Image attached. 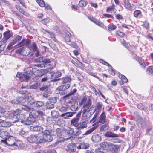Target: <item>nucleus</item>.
I'll list each match as a JSON object with an SVG mask.
<instances>
[{
  "label": "nucleus",
  "mask_w": 153,
  "mask_h": 153,
  "mask_svg": "<svg viewBox=\"0 0 153 153\" xmlns=\"http://www.w3.org/2000/svg\"><path fill=\"white\" fill-rule=\"evenodd\" d=\"M39 83H36L30 86V88L32 89H37L40 87Z\"/></svg>",
  "instance_id": "c03bdc74"
},
{
  "label": "nucleus",
  "mask_w": 153,
  "mask_h": 153,
  "mask_svg": "<svg viewBox=\"0 0 153 153\" xmlns=\"http://www.w3.org/2000/svg\"><path fill=\"white\" fill-rule=\"evenodd\" d=\"M42 135L41 136L44 140L43 143L45 142H50L53 140L52 136L56 135V131L54 129H51L43 131L42 132Z\"/></svg>",
  "instance_id": "f03ea898"
},
{
  "label": "nucleus",
  "mask_w": 153,
  "mask_h": 153,
  "mask_svg": "<svg viewBox=\"0 0 153 153\" xmlns=\"http://www.w3.org/2000/svg\"><path fill=\"white\" fill-rule=\"evenodd\" d=\"M48 153H56V151L54 149H49L48 151Z\"/></svg>",
  "instance_id": "774afa93"
},
{
  "label": "nucleus",
  "mask_w": 153,
  "mask_h": 153,
  "mask_svg": "<svg viewBox=\"0 0 153 153\" xmlns=\"http://www.w3.org/2000/svg\"><path fill=\"white\" fill-rule=\"evenodd\" d=\"M92 140L96 143L100 142L101 140V137L98 134L93 135L91 137Z\"/></svg>",
  "instance_id": "412c9836"
},
{
  "label": "nucleus",
  "mask_w": 153,
  "mask_h": 153,
  "mask_svg": "<svg viewBox=\"0 0 153 153\" xmlns=\"http://www.w3.org/2000/svg\"><path fill=\"white\" fill-rule=\"evenodd\" d=\"M87 4V1L82 0L79 1V5L82 7H83L85 6Z\"/></svg>",
  "instance_id": "4c0bfd02"
},
{
  "label": "nucleus",
  "mask_w": 153,
  "mask_h": 153,
  "mask_svg": "<svg viewBox=\"0 0 153 153\" xmlns=\"http://www.w3.org/2000/svg\"><path fill=\"white\" fill-rule=\"evenodd\" d=\"M87 127V123L85 121H82L79 123V126L77 128V129H83Z\"/></svg>",
  "instance_id": "cd10ccee"
},
{
  "label": "nucleus",
  "mask_w": 153,
  "mask_h": 153,
  "mask_svg": "<svg viewBox=\"0 0 153 153\" xmlns=\"http://www.w3.org/2000/svg\"><path fill=\"white\" fill-rule=\"evenodd\" d=\"M136 59L140 65L143 67H145V64L143 61L139 57L136 56L135 57Z\"/></svg>",
  "instance_id": "473e14b6"
},
{
  "label": "nucleus",
  "mask_w": 153,
  "mask_h": 153,
  "mask_svg": "<svg viewBox=\"0 0 153 153\" xmlns=\"http://www.w3.org/2000/svg\"><path fill=\"white\" fill-rule=\"evenodd\" d=\"M74 131L73 129L69 128L67 132V134H69L70 135H71V134H74Z\"/></svg>",
  "instance_id": "052dcab7"
},
{
  "label": "nucleus",
  "mask_w": 153,
  "mask_h": 153,
  "mask_svg": "<svg viewBox=\"0 0 153 153\" xmlns=\"http://www.w3.org/2000/svg\"><path fill=\"white\" fill-rule=\"evenodd\" d=\"M106 136L109 137H119V135L111 132H108L105 134Z\"/></svg>",
  "instance_id": "c85d7f7f"
},
{
  "label": "nucleus",
  "mask_w": 153,
  "mask_h": 153,
  "mask_svg": "<svg viewBox=\"0 0 153 153\" xmlns=\"http://www.w3.org/2000/svg\"><path fill=\"white\" fill-rule=\"evenodd\" d=\"M1 141L9 146H20L21 143L19 140H16L15 137L11 136H9L6 140H1Z\"/></svg>",
  "instance_id": "7ed1b4c3"
},
{
  "label": "nucleus",
  "mask_w": 153,
  "mask_h": 153,
  "mask_svg": "<svg viewBox=\"0 0 153 153\" xmlns=\"http://www.w3.org/2000/svg\"><path fill=\"white\" fill-rule=\"evenodd\" d=\"M33 109V108H30L28 106L25 105H23L22 107V109L23 110H24V111H26L27 112H29L31 110H32Z\"/></svg>",
  "instance_id": "e433bc0d"
},
{
  "label": "nucleus",
  "mask_w": 153,
  "mask_h": 153,
  "mask_svg": "<svg viewBox=\"0 0 153 153\" xmlns=\"http://www.w3.org/2000/svg\"><path fill=\"white\" fill-rule=\"evenodd\" d=\"M134 137H139L140 135V131L138 129L135 130L133 134Z\"/></svg>",
  "instance_id": "a18cd8bd"
},
{
  "label": "nucleus",
  "mask_w": 153,
  "mask_h": 153,
  "mask_svg": "<svg viewBox=\"0 0 153 153\" xmlns=\"http://www.w3.org/2000/svg\"><path fill=\"white\" fill-rule=\"evenodd\" d=\"M79 120V119L78 118H74L71 120V125H73L76 127H78L79 125L78 123Z\"/></svg>",
  "instance_id": "bb28decb"
},
{
  "label": "nucleus",
  "mask_w": 153,
  "mask_h": 153,
  "mask_svg": "<svg viewBox=\"0 0 153 153\" xmlns=\"http://www.w3.org/2000/svg\"><path fill=\"white\" fill-rule=\"evenodd\" d=\"M32 49L33 51H37L38 50L37 46L36 44L33 42L32 45V48H31V50Z\"/></svg>",
  "instance_id": "603ef678"
},
{
  "label": "nucleus",
  "mask_w": 153,
  "mask_h": 153,
  "mask_svg": "<svg viewBox=\"0 0 153 153\" xmlns=\"http://www.w3.org/2000/svg\"><path fill=\"white\" fill-rule=\"evenodd\" d=\"M52 116L54 117L57 118L59 116L58 112L55 111H53L51 112Z\"/></svg>",
  "instance_id": "ea45409f"
},
{
  "label": "nucleus",
  "mask_w": 153,
  "mask_h": 153,
  "mask_svg": "<svg viewBox=\"0 0 153 153\" xmlns=\"http://www.w3.org/2000/svg\"><path fill=\"white\" fill-rule=\"evenodd\" d=\"M22 36L19 35L16 36L12 40L7 48L8 49H10L13 48V46L16 44L18 43L20 40L22 39Z\"/></svg>",
  "instance_id": "0eeeda50"
},
{
  "label": "nucleus",
  "mask_w": 153,
  "mask_h": 153,
  "mask_svg": "<svg viewBox=\"0 0 153 153\" xmlns=\"http://www.w3.org/2000/svg\"><path fill=\"white\" fill-rule=\"evenodd\" d=\"M107 145V143L106 142H104L101 143L100 144V146L103 149H104L106 148Z\"/></svg>",
  "instance_id": "4d7b16f0"
},
{
  "label": "nucleus",
  "mask_w": 153,
  "mask_h": 153,
  "mask_svg": "<svg viewBox=\"0 0 153 153\" xmlns=\"http://www.w3.org/2000/svg\"><path fill=\"white\" fill-rule=\"evenodd\" d=\"M83 114L82 118L83 120H85L90 117L91 114L89 112V109L84 108L82 110Z\"/></svg>",
  "instance_id": "9b49d317"
},
{
  "label": "nucleus",
  "mask_w": 153,
  "mask_h": 153,
  "mask_svg": "<svg viewBox=\"0 0 153 153\" xmlns=\"http://www.w3.org/2000/svg\"><path fill=\"white\" fill-rule=\"evenodd\" d=\"M135 120L137 121V123L140 127L143 128L145 125V122L144 120L139 116L135 117Z\"/></svg>",
  "instance_id": "9d476101"
},
{
  "label": "nucleus",
  "mask_w": 153,
  "mask_h": 153,
  "mask_svg": "<svg viewBox=\"0 0 153 153\" xmlns=\"http://www.w3.org/2000/svg\"><path fill=\"white\" fill-rule=\"evenodd\" d=\"M11 103L13 104H19V100L18 98L13 100L11 101Z\"/></svg>",
  "instance_id": "680f3d73"
},
{
  "label": "nucleus",
  "mask_w": 153,
  "mask_h": 153,
  "mask_svg": "<svg viewBox=\"0 0 153 153\" xmlns=\"http://www.w3.org/2000/svg\"><path fill=\"white\" fill-rule=\"evenodd\" d=\"M80 106H83L84 108L89 109L91 105V100L90 98H87L84 97L79 102Z\"/></svg>",
  "instance_id": "39448f33"
},
{
  "label": "nucleus",
  "mask_w": 153,
  "mask_h": 153,
  "mask_svg": "<svg viewBox=\"0 0 153 153\" xmlns=\"http://www.w3.org/2000/svg\"><path fill=\"white\" fill-rule=\"evenodd\" d=\"M46 107L48 109H51L54 107V105L53 104L51 103L49 101H48L46 105Z\"/></svg>",
  "instance_id": "c9c22d12"
},
{
  "label": "nucleus",
  "mask_w": 153,
  "mask_h": 153,
  "mask_svg": "<svg viewBox=\"0 0 153 153\" xmlns=\"http://www.w3.org/2000/svg\"><path fill=\"white\" fill-rule=\"evenodd\" d=\"M96 109H98L99 111H100L102 106V103L100 102H97L96 104Z\"/></svg>",
  "instance_id": "09e8293b"
},
{
  "label": "nucleus",
  "mask_w": 153,
  "mask_h": 153,
  "mask_svg": "<svg viewBox=\"0 0 153 153\" xmlns=\"http://www.w3.org/2000/svg\"><path fill=\"white\" fill-rule=\"evenodd\" d=\"M62 86L63 87V90H65L69 88L70 87V85L68 83L62 85Z\"/></svg>",
  "instance_id": "e2e57ef3"
},
{
  "label": "nucleus",
  "mask_w": 153,
  "mask_h": 153,
  "mask_svg": "<svg viewBox=\"0 0 153 153\" xmlns=\"http://www.w3.org/2000/svg\"><path fill=\"white\" fill-rule=\"evenodd\" d=\"M11 125V123L8 122L4 121L2 123L1 126L3 127H7L10 126Z\"/></svg>",
  "instance_id": "de8ad7c7"
},
{
  "label": "nucleus",
  "mask_w": 153,
  "mask_h": 153,
  "mask_svg": "<svg viewBox=\"0 0 153 153\" xmlns=\"http://www.w3.org/2000/svg\"><path fill=\"white\" fill-rule=\"evenodd\" d=\"M147 72L149 74H152L153 73V68L152 66L149 67L147 70Z\"/></svg>",
  "instance_id": "5fc2aeb1"
},
{
  "label": "nucleus",
  "mask_w": 153,
  "mask_h": 153,
  "mask_svg": "<svg viewBox=\"0 0 153 153\" xmlns=\"http://www.w3.org/2000/svg\"><path fill=\"white\" fill-rule=\"evenodd\" d=\"M53 59L52 58L44 59V62L45 63H51L49 64L50 65V68L51 69L53 68L56 65V63L54 62H52Z\"/></svg>",
  "instance_id": "4468645a"
},
{
  "label": "nucleus",
  "mask_w": 153,
  "mask_h": 153,
  "mask_svg": "<svg viewBox=\"0 0 153 153\" xmlns=\"http://www.w3.org/2000/svg\"><path fill=\"white\" fill-rule=\"evenodd\" d=\"M31 41L30 40L27 39L25 40L23 39L21 42L18 43L16 45V47L17 48L18 47H24L25 46L27 47L30 50H31L32 48V45L31 44Z\"/></svg>",
  "instance_id": "423d86ee"
},
{
  "label": "nucleus",
  "mask_w": 153,
  "mask_h": 153,
  "mask_svg": "<svg viewBox=\"0 0 153 153\" xmlns=\"http://www.w3.org/2000/svg\"><path fill=\"white\" fill-rule=\"evenodd\" d=\"M49 22L50 19L48 18L43 19L41 20L42 23L45 25L46 24Z\"/></svg>",
  "instance_id": "864d4df0"
},
{
  "label": "nucleus",
  "mask_w": 153,
  "mask_h": 153,
  "mask_svg": "<svg viewBox=\"0 0 153 153\" xmlns=\"http://www.w3.org/2000/svg\"><path fill=\"white\" fill-rule=\"evenodd\" d=\"M43 114V112L39 110L38 111H33L31 112V114L34 117H37L39 116H42Z\"/></svg>",
  "instance_id": "aec40b11"
},
{
  "label": "nucleus",
  "mask_w": 153,
  "mask_h": 153,
  "mask_svg": "<svg viewBox=\"0 0 153 153\" xmlns=\"http://www.w3.org/2000/svg\"><path fill=\"white\" fill-rule=\"evenodd\" d=\"M90 4L92 7H93L96 8H97V4L96 3L91 2H90Z\"/></svg>",
  "instance_id": "0e129e2a"
},
{
  "label": "nucleus",
  "mask_w": 153,
  "mask_h": 153,
  "mask_svg": "<svg viewBox=\"0 0 153 153\" xmlns=\"http://www.w3.org/2000/svg\"><path fill=\"white\" fill-rule=\"evenodd\" d=\"M16 76L20 79L21 81L25 80L26 82H27L28 80L30 79V77L28 75H25L19 73H17Z\"/></svg>",
  "instance_id": "f8f14e48"
},
{
  "label": "nucleus",
  "mask_w": 153,
  "mask_h": 153,
  "mask_svg": "<svg viewBox=\"0 0 153 153\" xmlns=\"http://www.w3.org/2000/svg\"><path fill=\"white\" fill-rule=\"evenodd\" d=\"M43 32L45 34H46L48 36H50L55 42H57V40L56 39V37L54 36V34L51 32L47 31L45 30H44Z\"/></svg>",
  "instance_id": "4be33fe9"
},
{
  "label": "nucleus",
  "mask_w": 153,
  "mask_h": 153,
  "mask_svg": "<svg viewBox=\"0 0 153 153\" xmlns=\"http://www.w3.org/2000/svg\"><path fill=\"white\" fill-rule=\"evenodd\" d=\"M68 108V106L66 105H65L60 108L59 110L60 111L65 112L67 111Z\"/></svg>",
  "instance_id": "79ce46f5"
},
{
  "label": "nucleus",
  "mask_w": 153,
  "mask_h": 153,
  "mask_svg": "<svg viewBox=\"0 0 153 153\" xmlns=\"http://www.w3.org/2000/svg\"><path fill=\"white\" fill-rule=\"evenodd\" d=\"M9 133L6 131H1L0 133V137L4 139H6L7 137L9 135Z\"/></svg>",
  "instance_id": "7c9ffc66"
},
{
  "label": "nucleus",
  "mask_w": 153,
  "mask_h": 153,
  "mask_svg": "<svg viewBox=\"0 0 153 153\" xmlns=\"http://www.w3.org/2000/svg\"><path fill=\"white\" fill-rule=\"evenodd\" d=\"M120 148V145L111 144L110 146V149L112 152L116 153L119 150Z\"/></svg>",
  "instance_id": "a211bd4d"
},
{
  "label": "nucleus",
  "mask_w": 153,
  "mask_h": 153,
  "mask_svg": "<svg viewBox=\"0 0 153 153\" xmlns=\"http://www.w3.org/2000/svg\"><path fill=\"white\" fill-rule=\"evenodd\" d=\"M37 117H34L31 114V112L29 114V117L26 118V122L25 123V125H30L31 124H37L39 123L37 122V120H36Z\"/></svg>",
  "instance_id": "6e6552de"
},
{
  "label": "nucleus",
  "mask_w": 153,
  "mask_h": 153,
  "mask_svg": "<svg viewBox=\"0 0 153 153\" xmlns=\"http://www.w3.org/2000/svg\"><path fill=\"white\" fill-rule=\"evenodd\" d=\"M137 106L139 109H143L144 108V106L141 103L138 104Z\"/></svg>",
  "instance_id": "338daca9"
},
{
  "label": "nucleus",
  "mask_w": 153,
  "mask_h": 153,
  "mask_svg": "<svg viewBox=\"0 0 153 153\" xmlns=\"http://www.w3.org/2000/svg\"><path fill=\"white\" fill-rule=\"evenodd\" d=\"M93 127L90 129L87 130L84 134L85 135H88L92 133L94 130H95L98 126V123H97L95 124H94L92 125Z\"/></svg>",
  "instance_id": "6ab92c4d"
},
{
  "label": "nucleus",
  "mask_w": 153,
  "mask_h": 153,
  "mask_svg": "<svg viewBox=\"0 0 153 153\" xmlns=\"http://www.w3.org/2000/svg\"><path fill=\"white\" fill-rule=\"evenodd\" d=\"M36 125H33L30 127V130L31 131H41L43 130V128L40 126H38L37 124Z\"/></svg>",
  "instance_id": "2eb2a0df"
},
{
  "label": "nucleus",
  "mask_w": 153,
  "mask_h": 153,
  "mask_svg": "<svg viewBox=\"0 0 153 153\" xmlns=\"http://www.w3.org/2000/svg\"><path fill=\"white\" fill-rule=\"evenodd\" d=\"M66 150L69 153L74 152L76 151V149L72 145L68 144L67 145Z\"/></svg>",
  "instance_id": "5701e85b"
},
{
  "label": "nucleus",
  "mask_w": 153,
  "mask_h": 153,
  "mask_svg": "<svg viewBox=\"0 0 153 153\" xmlns=\"http://www.w3.org/2000/svg\"><path fill=\"white\" fill-rule=\"evenodd\" d=\"M125 6L128 9L131 10L132 9V4H131L128 0H126L125 2Z\"/></svg>",
  "instance_id": "2f4dec72"
},
{
  "label": "nucleus",
  "mask_w": 153,
  "mask_h": 153,
  "mask_svg": "<svg viewBox=\"0 0 153 153\" xmlns=\"http://www.w3.org/2000/svg\"><path fill=\"white\" fill-rule=\"evenodd\" d=\"M74 114V113L73 112H68L62 114L61 116L65 117V118H67L72 117Z\"/></svg>",
  "instance_id": "c756f323"
},
{
  "label": "nucleus",
  "mask_w": 153,
  "mask_h": 153,
  "mask_svg": "<svg viewBox=\"0 0 153 153\" xmlns=\"http://www.w3.org/2000/svg\"><path fill=\"white\" fill-rule=\"evenodd\" d=\"M63 90V87L62 85L59 87L56 91V92L58 93L59 91Z\"/></svg>",
  "instance_id": "69168bd1"
},
{
  "label": "nucleus",
  "mask_w": 153,
  "mask_h": 153,
  "mask_svg": "<svg viewBox=\"0 0 153 153\" xmlns=\"http://www.w3.org/2000/svg\"><path fill=\"white\" fill-rule=\"evenodd\" d=\"M116 28V26L113 24H110L108 27V29L110 31L113 30Z\"/></svg>",
  "instance_id": "8fccbe9b"
},
{
  "label": "nucleus",
  "mask_w": 153,
  "mask_h": 153,
  "mask_svg": "<svg viewBox=\"0 0 153 153\" xmlns=\"http://www.w3.org/2000/svg\"><path fill=\"white\" fill-rule=\"evenodd\" d=\"M19 104L24 105V104L26 102V99L23 97L18 98Z\"/></svg>",
  "instance_id": "a19ab883"
},
{
  "label": "nucleus",
  "mask_w": 153,
  "mask_h": 153,
  "mask_svg": "<svg viewBox=\"0 0 153 153\" xmlns=\"http://www.w3.org/2000/svg\"><path fill=\"white\" fill-rule=\"evenodd\" d=\"M89 147V144L87 143L82 142L79 144L78 146H77L78 149H86Z\"/></svg>",
  "instance_id": "f3484780"
},
{
  "label": "nucleus",
  "mask_w": 153,
  "mask_h": 153,
  "mask_svg": "<svg viewBox=\"0 0 153 153\" xmlns=\"http://www.w3.org/2000/svg\"><path fill=\"white\" fill-rule=\"evenodd\" d=\"M30 104L32 105V107H41L43 106L44 105V103L43 102L41 101H37L35 102H32Z\"/></svg>",
  "instance_id": "dca6fc26"
},
{
  "label": "nucleus",
  "mask_w": 153,
  "mask_h": 153,
  "mask_svg": "<svg viewBox=\"0 0 153 153\" xmlns=\"http://www.w3.org/2000/svg\"><path fill=\"white\" fill-rule=\"evenodd\" d=\"M16 52L17 53L21 54L23 56H27L29 54V52H27L26 51L24 47H22V48L16 50Z\"/></svg>",
  "instance_id": "ddd939ff"
},
{
  "label": "nucleus",
  "mask_w": 153,
  "mask_h": 153,
  "mask_svg": "<svg viewBox=\"0 0 153 153\" xmlns=\"http://www.w3.org/2000/svg\"><path fill=\"white\" fill-rule=\"evenodd\" d=\"M49 101L53 104L55 103L57 101V98L56 97L51 98Z\"/></svg>",
  "instance_id": "6e6d98bb"
},
{
  "label": "nucleus",
  "mask_w": 153,
  "mask_h": 153,
  "mask_svg": "<svg viewBox=\"0 0 153 153\" xmlns=\"http://www.w3.org/2000/svg\"><path fill=\"white\" fill-rule=\"evenodd\" d=\"M71 79L70 76H66L63 77L62 79V83H69L71 82L72 80Z\"/></svg>",
  "instance_id": "393cba45"
},
{
  "label": "nucleus",
  "mask_w": 153,
  "mask_h": 153,
  "mask_svg": "<svg viewBox=\"0 0 153 153\" xmlns=\"http://www.w3.org/2000/svg\"><path fill=\"white\" fill-rule=\"evenodd\" d=\"M108 125L107 124H106L101 127L100 128V131H105L106 130H108Z\"/></svg>",
  "instance_id": "72a5a7b5"
},
{
  "label": "nucleus",
  "mask_w": 153,
  "mask_h": 153,
  "mask_svg": "<svg viewBox=\"0 0 153 153\" xmlns=\"http://www.w3.org/2000/svg\"><path fill=\"white\" fill-rule=\"evenodd\" d=\"M119 77L121 79L122 81L124 83H126L128 81L127 78L123 75H120Z\"/></svg>",
  "instance_id": "58836bf2"
},
{
  "label": "nucleus",
  "mask_w": 153,
  "mask_h": 153,
  "mask_svg": "<svg viewBox=\"0 0 153 153\" xmlns=\"http://www.w3.org/2000/svg\"><path fill=\"white\" fill-rule=\"evenodd\" d=\"M141 13L140 11L139 10H137L135 11L134 13V15L136 17H137Z\"/></svg>",
  "instance_id": "13d9d810"
},
{
  "label": "nucleus",
  "mask_w": 153,
  "mask_h": 153,
  "mask_svg": "<svg viewBox=\"0 0 153 153\" xmlns=\"http://www.w3.org/2000/svg\"><path fill=\"white\" fill-rule=\"evenodd\" d=\"M56 135L57 134L58 136L60 137V136L62 135V131L60 128H57L56 131Z\"/></svg>",
  "instance_id": "bf43d9fd"
},
{
  "label": "nucleus",
  "mask_w": 153,
  "mask_h": 153,
  "mask_svg": "<svg viewBox=\"0 0 153 153\" xmlns=\"http://www.w3.org/2000/svg\"><path fill=\"white\" fill-rule=\"evenodd\" d=\"M52 78L53 79V82H56L60 80L61 79H57L62 75V73L59 71L56 72H50Z\"/></svg>",
  "instance_id": "1a4fd4ad"
},
{
  "label": "nucleus",
  "mask_w": 153,
  "mask_h": 153,
  "mask_svg": "<svg viewBox=\"0 0 153 153\" xmlns=\"http://www.w3.org/2000/svg\"><path fill=\"white\" fill-rule=\"evenodd\" d=\"M21 111L20 110L16 109L10 112V116L13 119L14 122H20L25 124L26 122V116L23 114H20Z\"/></svg>",
  "instance_id": "f257e3e1"
},
{
  "label": "nucleus",
  "mask_w": 153,
  "mask_h": 153,
  "mask_svg": "<svg viewBox=\"0 0 153 153\" xmlns=\"http://www.w3.org/2000/svg\"><path fill=\"white\" fill-rule=\"evenodd\" d=\"M5 43L4 41L0 42V53L4 50L6 46Z\"/></svg>",
  "instance_id": "f704fd0d"
},
{
  "label": "nucleus",
  "mask_w": 153,
  "mask_h": 153,
  "mask_svg": "<svg viewBox=\"0 0 153 153\" xmlns=\"http://www.w3.org/2000/svg\"><path fill=\"white\" fill-rule=\"evenodd\" d=\"M71 36V34L69 32L68 33H66V35L65 36V40L68 42H70L71 41L70 37Z\"/></svg>",
  "instance_id": "49530a36"
},
{
  "label": "nucleus",
  "mask_w": 153,
  "mask_h": 153,
  "mask_svg": "<svg viewBox=\"0 0 153 153\" xmlns=\"http://www.w3.org/2000/svg\"><path fill=\"white\" fill-rule=\"evenodd\" d=\"M106 116L104 112H102L99 118L98 122L102 123H104L105 122Z\"/></svg>",
  "instance_id": "a878e982"
},
{
  "label": "nucleus",
  "mask_w": 153,
  "mask_h": 153,
  "mask_svg": "<svg viewBox=\"0 0 153 153\" xmlns=\"http://www.w3.org/2000/svg\"><path fill=\"white\" fill-rule=\"evenodd\" d=\"M27 140L31 143H43L44 140L39 135H31L27 137Z\"/></svg>",
  "instance_id": "20e7f679"
},
{
  "label": "nucleus",
  "mask_w": 153,
  "mask_h": 153,
  "mask_svg": "<svg viewBox=\"0 0 153 153\" xmlns=\"http://www.w3.org/2000/svg\"><path fill=\"white\" fill-rule=\"evenodd\" d=\"M4 37L3 38L4 42H6L12 36V35L10 33V31H6L4 33Z\"/></svg>",
  "instance_id": "b1692460"
},
{
  "label": "nucleus",
  "mask_w": 153,
  "mask_h": 153,
  "mask_svg": "<svg viewBox=\"0 0 153 153\" xmlns=\"http://www.w3.org/2000/svg\"><path fill=\"white\" fill-rule=\"evenodd\" d=\"M37 2L41 7H43L45 6V4L43 0H37Z\"/></svg>",
  "instance_id": "3c124183"
},
{
  "label": "nucleus",
  "mask_w": 153,
  "mask_h": 153,
  "mask_svg": "<svg viewBox=\"0 0 153 153\" xmlns=\"http://www.w3.org/2000/svg\"><path fill=\"white\" fill-rule=\"evenodd\" d=\"M91 20L97 25L100 26H101L102 23L101 22H100L99 20H96L94 18H92V19H91Z\"/></svg>",
  "instance_id": "37998d69"
}]
</instances>
